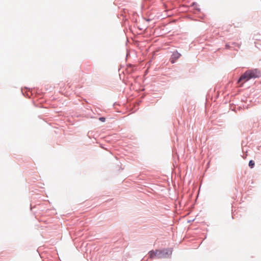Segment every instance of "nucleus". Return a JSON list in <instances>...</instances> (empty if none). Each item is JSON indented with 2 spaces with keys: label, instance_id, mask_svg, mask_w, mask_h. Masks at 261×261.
Listing matches in <instances>:
<instances>
[{
  "label": "nucleus",
  "instance_id": "10",
  "mask_svg": "<svg viewBox=\"0 0 261 261\" xmlns=\"http://www.w3.org/2000/svg\"><path fill=\"white\" fill-rule=\"evenodd\" d=\"M196 9H197L198 11H200V9H199L196 8Z\"/></svg>",
  "mask_w": 261,
  "mask_h": 261
},
{
  "label": "nucleus",
  "instance_id": "2",
  "mask_svg": "<svg viewBox=\"0 0 261 261\" xmlns=\"http://www.w3.org/2000/svg\"><path fill=\"white\" fill-rule=\"evenodd\" d=\"M172 253V248H166L155 251H151L149 252L150 258H163L170 257Z\"/></svg>",
  "mask_w": 261,
  "mask_h": 261
},
{
  "label": "nucleus",
  "instance_id": "4",
  "mask_svg": "<svg viewBox=\"0 0 261 261\" xmlns=\"http://www.w3.org/2000/svg\"><path fill=\"white\" fill-rule=\"evenodd\" d=\"M254 166V162L252 160H250L249 162V166L252 168Z\"/></svg>",
  "mask_w": 261,
  "mask_h": 261
},
{
  "label": "nucleus",
  "instance_id": "6",
  "mask_svg": "<svg viewBox=\"0 0 261 261\" xmlns=\"http://www.w3.org/2000/svg\"><path fill=\"white\" fill-rule=\"evenodd\" d=\"M99 120L100 121H101V122H105V121H106V118H105V117H100V118H99Z\"/></svg>",
  "mask_w": 261,
  "mask_h": 261
},
{
  "label": "nucleus",
  "instance_id": "8",
  "mask_svg": "<svg viewBox=\"0 0 261 261\" xmlns=\"http://www.w3.org/2000/svg\"><path fill=\"white\" fill-rule=\"evenodd\" d=\"M247 155V154H246V155H243L242 156V157H243L244 159H245V158H246V156Z\"/></svg>",
  "mask_w": 261,
  "mask_h": 261
},
{
  "label": "nucleus",
  "instance_id": "9",
  "mask_svg": "<svg viewBox=\"0 0 261 261\" xmlns=\"http://www.w3.org/2000/svg\"><path fill=\"white\" fill-rule=\"evenodd\" d=\"M197 5V4L196 3H193V5Z\"/></svg>",
  "mask_w": 261,
  "mask_h": 261
},
{
  "label": "nucleus",
  "instance_id": "3",
  "mask_svg": "<svg viewBox=\"0 0 261 261\" xmlns=\"http://www.w3.org/2000/svg\"><path fill=\"white\" fill-rule=\"evenodd\" d=\"M180 56H181L180 54L177 51H174L171 56V58L170 59V62L172 63H174L175 61L177 59H178V58H179Z\"/></svg>",
  "mask_w": 261,
  "mask_h": 261
},
{
  "label": "nucleus",
  "instance_id": "5",
  "mask_svg": "<svg viewBox=\"0 0 261 261\" xmlns=\"http://www.w3.org/2000/svg\"><path fill=\"white\" fill-rule=\"evenodd\" d=\"M247 151H248V147H247L246 146V147H243V148H242V152H243L247 153Z\"/></svg>",
  "mask_w": 261,
  "mask_h": 261
},
{
  "label": "nucleus",
  "instance_id": "1",
  "mask_svg": "<svg viewBox=\"0 0 261 261\" xmlns=\"http://www.w3.org/2000/svg\"><path fill=\"white\" fill-rule=\"evenodd\" d=\"M261 75V73L257 69H253L252 70H247L244 72L239 79L238 82L242 81L246 82L251 79H255L259 77Z\"/></svg>",
  "mask_w": 261,
  "mask_h": 261
},
{
  "label": "nucleus",
  "instance_id": "7",
  "mask_svg": "<svg viewBox=\"0 0 261 261\" xmlns=\"http://www.w3.org/2000/svg\"><path fill=\"white\" fill-rule=\"evenodd\" d=\"M225 47L226 48H229L230 47L229 45L228 44L225 45Z\"/></svg>",
  "mask_w": 261,
  "mask_h": 261
}]
</instances>
